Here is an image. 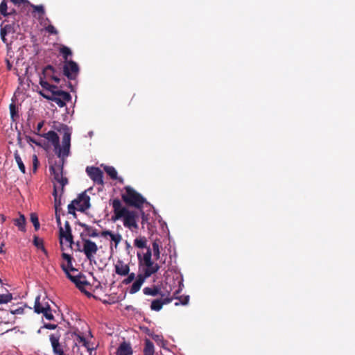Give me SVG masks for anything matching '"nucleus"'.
Here are the masks:
<instances>
[{
  "label": "nucleus",
  "mask_w": 355,
  "mask_h": 355,
  "mask_svg": "<svg viewBox=\"0 0 355 355\" xmlns=\"http://www.w3.org/2000/svg\"><path fill=\"white\" fill-rule=\"evenodd\" d=\"M41 137H44L49 141L51 142L54 147L55 153L58 157L64 158L69 156L71 146V132L67 125H64L62 146L60 145V139L58 134L53 130L42 135Z\"/></svg>",
  "instance_id": "f03ea898"
},
{
  "label": "nucleus",
  "mask_w": 355,
  "mask_h": 355,
  "mask_svg": "<svg viewBox=\"0 0 355 355\" xmlns=\"http://www.w3.org/2000/svg\"><path fill=\"white\" fill-rule=\"evenodd\" d=\"M58 325L55 324L47 323L44 325V327L47 329H55Z\"/></svg>",
  "instance_id": "864d4df0"
},
{
  "label": "nucleus",
  "mask_w": 355,
  "mask_h": 355,
  "mask_svg": "<svg viewBox=\"0 0 355 355\" xmlns=\"http://www.w3.org/2000/svg\"><path fill=\"white\" fill-rule=\"evenodd\" d=\"M33 168H34V170L35 171L37 168V164H38V160H37V157L36 155H33Z\"/></svg>",
  "instance_id": "4d7b16f0"
},
{
  "label": "nucleus",
  "mask_w": 355,
  "mask_h": 355,
  "mask_svg": "<svg viewBox=\"0 0 355 355\" xmlns=\"http://www.w3.org/2000/svg\"><path fill=\"white\" fill-rule=\"evenodd\" d=\"M25 139L26 141L29 144H35V145L38 146H42V144L37 140H35L34 138L31 137V136L26 135Z\"/></svg>",
  "instance_id": "49530a36"
},
{
  "label": "nucleus",
  "mask_w": 355,
  "mask_h": 355,
  "mask_svg": "<svg viewBox=\"0 0 355 355\" xmlns=\"http://www.w3.org/2000/svg\"><path fill=\"white\" fill-rule=\"evenodd\" d=\"M14 12H15V11L14 10L12 12H8V6H7V3L6 2L5 0H3L0 3V13L1 15H3V16H8V15H11V14H12Z\"/></svg>",
  "instance_id": "4c0bfd02"
},
{
  "label": "nucleus",
  "mask_w": 355,
  "mask_h": 355,
  "mask_svg": "<svg viewBox=\"0 0 355 355\" xmlns=\"http://www.w3.org/2000/svg\"><path fill=\"white\" fill-rule=\"evenodd\" d=\"M9 108L10 116L13 119L15 116L17 115L16 106L14 103H11L9 106Z\"/></svg>",
  "instance_id": "09e8293b"
},
{
  "label": "nucleus",
  "mask_w": 355,
  "mask_h": 355,
  "mask_svg": "<svg viewBox=\"0 0 355 355\" xmlns=\"http://www.w3.org/2000/svg\"><path fill=\"white\" fill-rule=\"evenodd\" d=\"M74 335L76 336L77 342H78L79 343H81L83 345H86L87 340L83 336H82L80 334H76V333H74Z\"/></svg>",
  "instance_id": "a18cd8bd"
},
{
  "label": "nucleus",
  "mask_w": 355,
  "mask_h": 355,
  "mask_svg": "<svg viewBox=\"0 0 355 355\" xmlns=\"http://www.w3.org/2000/svg\"><path fill=\"white\" fill-rule=\"evenodd\" d=\"M45 30L51 35H57L58 33V31L57 29L51 24H49V26L45 27Z\"/></svg>",
  "instance_id": "c03bdc74"
},
{
  "label": "nucleus",
  "mask_w": 355,
  "mask_h": 355,
  "mask_svg": "<svg viewBox=\"0 0 355 355\" xmlns=\"http://www.w3.org/2000/svg\"><path fill=\"white\" fill-rule=\"evenodd\" d=\"M163 306V303L160 299H156L152 301L150 304V309L155 311H159Z\"/></svg>",
  "instance_id": "f704fd0d"
},
{
  "label": "nucleus",
  "mask_w": 355,
  "mask_h": 355,
  "mask_svg": "<svg viewBox=\"0 0 355 355\" xmlns=\"http://www.w3.org/2000/svg\"><path fill=\"white\" fill-rule=\"evenodd\" d=\"M3 246H4L3 243H1V245H0V252L1 253L3 252Z\"/></svg>",
  "instance_id": "13d9d810"
},
{
  "label": "nucleus",
  "mask_w": 355,
  "mask_h": 355,
  "mask_svg": "<svg viewBox=\"0 0 355 355\" xmlns=\"http://www.w3.org/2000/svg\"><path fill=\"white\" fill-rule=\"evenodd\" d=\"M90 207V197L83 192L68 205V213L76 218V210L84 212Z\"/></svg>",
  "instance_id": "39448f33"
},
{
  "label": "nucleus",
  "mask_w": 355,
  "mask_h": 355,
  "mask_svg": "<svg viewBox=\"0 0 355 355\" xmlns=\"http://www.w3.org/2000/svg\"><path fill=\"white\" fill-rule=\"evenodd\" d=\"M31 7L33 8L34 12H37L40 14L38 19H42L45 14L44 6L42 5H31Z\"/></svg>",
  "instance_id": "58836bf2"
},
{
  "label": "nucleus",
  "mask_w": 355,
  "mask_h": 355,
  "mask_svg": "<svg viewBox=\"0 0 355 355\" xmlns=\"http://www.w3.org/2000/svg\"><path fill=\"white\" fill-rule=\"evenodd\" d=\"M64 227L66 229L65 232L63 230L62 227H60V237H64L67 242H69L70 244H72L73 243V236L71 234V226L68 221L65 222Z\"/></svg>",
  "instance_id": "4468645a"
},
{
  "label": "nucleus",
  "mask_w": 355,
  "mask_h": 355,
  "mask_svg": "<svg viewBox=\"0 0 355 355\" xmlns=\"http://www.w3.org/2000/svg\"><path fill=\"white\" fill-rule=\"evenodd\" d=\"M14 223L20 231L24 232L26 230V218L24 215L20 214L19 218L15 219Z\"/></svg>",
  "instance_id": "bb28decb"
},
{
  "label": "nucleus",
  "mask_w": 355,
  "mask_h": 355,
  "mask_svg": "<svg viewBox=\"0 0 355 355\" xmlns=\"http://www.w3.org/2000/svg\"><path fill=\"white\" fill-rule=\"evenodd\" d=\"M46 21H49V18H46Z\"/></svg>",
  "instance_id": "0e129e2a"
},
{
  "label": "nucleus",
  "mask_w": 355,
  "mask_h": 355,
  "mask_svg": "<svg viewBox=\"0 0 355 355\" xmlns=\"http://www.w3.org/2000/svg\"><path fill=\"white\" fill-rule=\"evenodd\" d=\"M83 248L82 252H84L87 259L90 261H94V255L98 251L96 243L89 239H83Z\"/></svg>",
  "instance_id": "6e6552de"
},
{
  "label": "nucleus",
  "mask_w": 355,
  "mask_h": 355,
  "mask_svg": "<svg viewBox=\"0 0 355 355\" xmlns=\"http://www.w3.org/2000/svg\"><path fill=\"white\" fill-rule=\"evenodd\" d=\"M37 313H42L46 319L49 320H53L54 319V316L51 312V309L50 305L46 306V309H37Z\"/></svg>",
  "instance_id": "c756f323"
},
{
  "label": "nucleus",
  "mask_w": 355,
  "mask_h": 355,
  "mask_svg": "<svg viewBox=\"0 0 355 355\" xmlns=\"http://www.w3.org/2000/svg\"><path fill=\"white\" fill-rule=\"evenodd\" d=\"M115 272L121 276H125L130 272V267L121 260H118L114 266Z\"/></svg>",
  "instance_id": "ddd939ff"
},
{
  "label": "nucleus",
  "mask_w": 355,
  "mask_h": 355,
  "mask_svg": "<svg viewBox=\"0 0 355 355\" xmlns=\"http://www.w3.org/2000/svg\"><path fill=\"white\" fill-rule=\"evenodd\" d=\"M40 300V296L36 297L35 300V304H34V311L35 313H37V309H39V310L46 309V306H49L48 302H45L43 304V303H41Z\"/></svg>",
  "instance_id": "2f4dec72"
},
{
  "label": "nucleus",
  "mask_w": 355,
  "mask_h": 355,
  "mask_svg": "<svg viewBox=\"0 0 355 355\" xmlns=\"http://www.w3.org/2000/svg\"><path fill=\"white\" fill-rule=\"evenodd\" d=\"M62 270L65 272L67 277L70 279L76 286L87 297H91L92 295L85 289V286H91L87 281L85 275L79 272L78 275L73 276L69 272L68 268L65 266L64 263L61 264Z\"/></svg>",
  "instance_id": "423d86ee"
},
{
  "label": "nucleus",
  "mask_w": 355,
  "mask_h": 355,
  "mask_svg": "<svg viewBox=\"0 0 355 355\" xmlns=\"http://www.w3.org/2000/svg\"><path fill=\"white\" fill-rule=\"evenodd\" d=\"M158 335H156L155 337H154V339H157Z\"/></svg>",
  "instance_id": "680f3d73"
},
{
  "label": "nucleus",
  "mask_w": 355,
  "mask_h": 355,
  "mask_svg": "<svg viewBox=\"0 0 355 355\" xmlns=\"http://www.w3.org/2000/svg\"><path fill=\"white\" fill-rule=\"evenodd\" d=\"M86 345H83L89 352V355H92L93 352H95L96 347L94 346L93 344H91L89 341H86Z\"/></svg>",
  "instance_id": "37998d69"
},
{
  "label": "nucleus",
  "mask_w": 355,
  "mask_h": 355,
  "mask_svg": "<svg viewBox=\"0 0 355 355\" xmlns=\"http://www.w3.org/2000/svg\"><path fill=\"white\" fill-rule=\"evenodd\" d=\"M12 298V294L7 291V293L0 295V304H8Z\"/></svg>",
  "instance_id": "e433bc0d"
},
{
  "label": "nucleus",
  "mask_w": 355,
  "mask_h": 355,
  "mask_svg": "<svg viewBox=\"0 0 355 355\" xmlns=\"http://www.w3.org/2000/svg\"><path fill=\"white\" fill-rule=\"evenodd\" d=\"M49 170L51 174L53 175L54 180L60 184L61 187V194L63 193L64 187L68 183V180L67 178L63 177L62 166H51Z\"/></svg>",
  "instance_id": "9d476101"
},
{
  "label": "nucleus",
  "mask_w": 355,
  "mask_h": 355,
  "mask_svg": "<svg viewBox=\"0 0 355 355\" xmlns=\"http://www.w3.org/2000/svg\"><path fill=\"white\" fill-rule=\"evenodd\" d=\"M134 245L140 249H143V248L146 249V248H148V247H147V240H146V237L142 236V237L136 238L134 240Z\"/></svg>",
  "instance_id": "7c9ffc66"
},
{
  "label": "nucleus",
  "mask_w": 355,
  "mask_h": 355,
  "mask_svg": "<svg viewBox=\"0 0 355 355\" xmlns=\"http://www.w3.org/2000/svg\"><path fill=\"white\" fill-rule=\"evenodd\" d=\"M153 255L156 259H159L160 257V251H159V245L157 241H154L153 243Z\"/></svg>",
  "instance_id": "a19ab883"
},
{
  "label": "nucleus",
  "mask_w": 355,
  "mask_h": 355,
  "mask_svg": "<svg viewBox=\"0 0 355 355\" xmlns=\"http://www.w3.org/2000/svg\"><path fill=\"white\" fill-rule=\"evenodd\" d=\"M53 196L54 197V207L55 211H60L61 210V195L58 196L57 186L54 184V189L53 191Z\"/></svg>",
  "instance_id": "5701e85b"
},
{
  "label": "nucleus",
  "mask_w": 355,
  "mask_h": 355,
  "mask_svg": "<svg viewBox=\"0 0 355 355\" xmlns=\"http://www.w3.org/2000/svg\"><path fill=\"white\" fill-rule=\"evenodd\" d=\"M31 220L33 224L35 230L37 231L40 229V223L38 220L37 215L35 213H32L31 214Z\"/></svg>",
  "instance_id": "ea45409f"
},
{
  "label": "nucleus",
  "mask_w": 355,
  "mask_h": 355,
  "mask_svg": "<svg viewBox=\"0 0 355 355\" xmlns=\"http://www.w3.org/2000/svg\"><path fill=\"white\" fill-rule=\"evenodd\" d=\"M0 29V36L2 42L7 46L12 43V40L15 33V28L14 24L1 23Z\"/></svg>",
  "instance_id": "0eeeda50"
},
{
  "label": "nucleus",
  "mask_w": 355,
  "mask_h": 355,
  "mask_svg": "<svg viewBox=\"0 0 355 355\" xmlns=\"http://www.w3.org/2000/svg\"><path fill=\"white\" fill-rule=\"evenodd\" d=\"M44 124V122L43 121H40L37 123L36 130L35 131V134L40 135V136L42 135L40 134V132L42 128L43 127Z\"/></svg>",
  "instance_id": "8fccbe9b"
},
{
  "label": "nucleus",
  "mask_w": 355,
  "mask_h": 355,
  "mask_svg": "<svg viewBox=\"0 0 355 355\" xmlns=\"http://www.w3.org/2000/svg\"><path fill=\"white\" fill-rule=\"evenodd\" d=\"M40 94L44 98L55 102L60 107H63L66 105V103L64 101H62L60 97H58V96H54L53 94H51V96L46 95L42 93V92H40Z\"/></svg>",
  "instance_id": "4be33fe9"
},
{
  "label": "nucleus",
  "mask_w": 355,
  "mask_h": 355,
  "mask_svg": "<svg viewBox=\"0 0 355 355\" xmlns=\"http://www.w3.org/2000/svg\"><path fill=\"white\" fill-rule=\"evenodd\" d=\"M53 95L60 97L65 103L70 101L71 99L70 94L62 90L57 89L56 91H53Z\"/></svg>",
  "instance_id": "a878e982"
},
{
  "label": "nucleus",
  "mask_w": 355,
  "mask_h": 355,
  "mask_svg": "<svg viewBox=\"0 0 355 355\" xmlns=\"http://www.w3.org/2000/svg\"><path fill=\"white\" fill-rule=\"evenodd\" d=\"M55 69L52 65H47L44 69H43V73L46 76H50L51 78L54 80L55 83H59L60 78L55 75Z\"/></svg>",
  "instance_id": "f3484780"
},
{
  "label": "nucleus",
  "mask_w": 355,
  "mask_h": 355,
  "mask_svg": "<svg viewBox=\"0 0 355 355\" xmlns=\"http://www.w3.org/2000/svg\"><path fill=\"white\" fill-rule=\"evenodd\" d=\"M124 191L121 194V198L128 206L141 209L144 204H148L146 198L130 186H125Z\"/></svg>",
  "instance_id": "20e7f679"
},
{
  "label": "nucleus",
  "mask_w": 355,
  "mask_h": 355,
  "mask_svg": "<svg viewBox=\"0 0 355 355\" xmlns=\"http://www.w3.org/2000/svg\"><path fill=\"white\" fill-rule=\"evenodd\" d=\"M62 258L67 261V265H65V266L68 268L69 272L70 271H77V270L73 267V257L70 254L63 252L62 254Z\"/></svg>",
  "instance_id": "cd10ccee"
},
{
  "label": "nucleus",
  "mask_w": 355,
  "mask_h": 355,
  "mask_svg": "<svg viewBox=\"0 0 355 355\" xmlns=\"http://www.w3.org/2000/svg\"><path fill=\"white\" fill-rule=\"evenodd\" d=\"M158 335H156L155 337H154V339H157Z\"/></svg>",
  "instance_id": "052dcab7"
},
{
  "label": "nucleus",
  "mask_w": 355,
  "mask_h": 355,
  "mask_svg": "<svg viewBox=\"0 0 355 355\" xmlns=\"http://www.w3.org/2000/svg\"><path fill=\"white\" fill-rule=\"evenodd\" d=\"M0 284H2V280L0 279Z\"/></svg>",
  "instance_id": "69168bd1"
},
{
  "label": "nucleus",
  "mask_w": 355,
  "mask_h": 355,
  "mask_svg": "<svg viewBox=\"0 0 355 355\" xmlns=\"http://www.w3.org/2000/svg\"><path fill=\"white\" fill-rule=\"evenodd\" d=\"M60 337V336L59 334H51L49 336V340L53 348V352L55 355H63V354H64L62 347L59 341Z\"/></svg>",
  "instance_id": "f8f14e48"
},
{
  "label": "nucleus",
  "mask_w": 355,
  "mask_h": 355,
  "mask_svg": "<svg viewBox=\"0 0 355 355\" xmlns=\"http://www.w3.org/2000/svg\"><path fill=\"white\" fill-rule=\"evenodd\" d=\"M101 235L105 238L109 236L111 240L114 242L115 248L117 247L118 244L122 240V236L120 234H114L110 230H103L101 232Z\"/></svg>",
  "instance_id": "2eb2a0df"
},
{
  "label": "nucleus",
  "mask_w": 355,
  "mask_h": 355,
  "mask_svg": "<svg viewBox=\"0 0 355 355\" xmlns=\"http://www.w3.org/2000/svg\"><path fill=\"white\" fill-rule=\"evenodd\" d=\"M127 278L123 280V284H129L135 279V274L134 272L128 273Z\"/></svg>",
  "instance_id": "79ce46f5"
},
{
  "label": "nucleus",
  "mask_w": 355,
  "mask_h": 355,
  "mask_svg": "<svg viewBox=\"0 0 355 355\" xmlns=\"http://www.w3.org/2000/svg\"><path fill=\"white\" fill-rule=\"evenodd\" d=\"M15 159L19 166V170L22 173H26V167L22 162V159L17 152H15L14 154Z\"/></svg>",
  "instance_id": "473e14b6"
},
{
  "label": "nucleus",
  "mask_w": 355,
  "mask_h": 355,
  "mask_svg": "<svg viewBox=\"0 0 355 355\" xmlns=\"http://www.w3.org/2000/svg\"><path fill=\"white\" fill-rule=\"evenodd\" d=\"M180 292V290L178 289L174 293V298L179 300V302H175V305L178 306L180 304L182 305H187L189 303V296L185 295V296H179V293Z\"/></svg>",
  "instance_id": "b1692460"
},
{
  "label": "nucleus",
  "mask_w": 355,
  "mask_h": 355,
  "mask_svg": "<svg viewBox=\"0 0 355 355\" xmlns=\"http://www.w3.org/2000/svg\"><path fill=\"white\" fill-rule=\"evenodd\" d=\"M55 219H56V222H57V224L60 226L61 225V220H60V215L59 214V211H55Z\"/></svg>",
  "instance_id": "6e6d98bb"
},
{
  "label": "nucleus",
  "mask_w": 355,
  "mask_h": 355,
  "mask_svg": "<svg viewBox=\"0 0 355 355\" xmlns=\"http://www.w3.org/2000/svg\"><path fill=\"white\" fill-rule=\"evenodd\" d=\"M63 355H65L64 354H63Z\"/></svg>",
  "instance_id": "338daca9"
},
{
  "label": "nucleus",
  "mask_w": 355,
  "mask_h": 355,
  "mask_svg": "<svg viewBox=\"0 0 355 355\" xmlns=\"http://www.w3.org/2000/svg\"><path fill=\"white\" fill-rule=\"evenodd\" d=\"M24 308L23 307H19L17 309H15V310H11L10 312L12 314H21L24 313Z\"/></svg>",
  "instance_id": "603ef678"
},
{
  "label": "nucleus",
  "mask_w": 355,
  "mask_h": 355,
  "mask_svg": "<svg viewBox=\"0 0 355 355\" xmlns=\"http://www.w3.org/2000/svg\"><path fill=\"white\" fill-rule=\"evenodd\" d=\"M158 335H156L155 337H154V339H157Z\"/></svg>",
  "instance_id": "e2e57ef3"
},
{
  "label": "nucleus",
  "mask_w": 355,
  "mask_h": 355,
  "mask_svg": "<svg viewBox=\"0 0 355 355\" xmlns=\"http://www.w3.org/2000/svg\"><path fill=\"white\" fill-rule=\"evenodd\" d=\"M78 73L79 67L76 62L73 60L64 62L63 73L68 79L75 80Z\"/></svg>",
  "instance_id": "1a4fd4ad"
},
{
  "label": "nucleus",
  "mask_w": 355,
  "mask_h": 355,
  "mask_svg": "<svg viewBox=\"0 0 355 355\" xmlns=\"http://www.w3.org/2000/svg\"><path fill=\"white\" fill-rule=\"evenodd\" d=\"M133 353L130 343L123 342L117 349L116 355H132Z\"/></svg>",
  "instance_id": "dca6fc26"
},
{
  "label": "nucleus",
  "mask_w": 355,
  "mask_h": 355,
  "mask_svg": "<svg viewBox=\"0 0 355 355\" xmlns=\"http://www.w3.org/2000/svg\"><path fill=\"white\" fill-rule=\"evenodd\" d=\"M159 269V266L155 263L152 260L142 262L141 266H139V273L137 275L135 281L129 290L130 294H135L138 292L145 280L152 275L156 273Z\"/></svg>",
  "instance_id": "7ed1b4c3"
},
{
  "label": "nucleus",
  "mask_w": 355,
  "mask_h": 355,
  "mask_svg": "<svg viewBox=\"0 0 355 355\" xmlns=\"http://www.w3.org/2000/svg\"><path fill=\"white\" fill-rule=\"evenodd\" d=\"M18 143L21 144V138L20 137H18Z\"/></svg>",
  "instance_id": "bf43d9fd"
},
{
  "label": "nucleus",
  "mask_w": 355,
  "mask_h": 355,
  "mask_svg": "<svg viewBox=\"0 0 355 355\" xmlns=\"http://www.w3.org/2000/svg\"><path fill=\"white\" fill-rule=\"evenodd\" d=\"M174 298V295L172 297H165V298H160L162 303H163V305L168 304L171 303Z\"/></svg>",
  "instance_id": "3c124183"
},
{
  "label": "nucleus",
  "mask_w": 355,
  "mask_h": 355,
  "mask_svg": "<svg viewBox=\"0 0 355 355\" xmlns=\"http://www.w3.org/2000/svg\"><path fill=\"white\" fill-rule=\"evenodd\" d=\"M40 84L44 89L51 92V94H53V91L57 90L56 86L49 84L47 81L44 80L42 78L40 79Z\"/></svg>",
  "instance_id": "c9c22d12"
},
{
  "label": "nucleus",
  "mask_w": 355,
  "mask_h": 355,
  "mask_svg": "<svg viewBox=\"0 0 355 355\" xmlns=\"http://www.w3.org/2000/svg\"><path fill=\"white\" fill-rule=\"evenodd\" d=\"M86 172L89 177L96 184H103V173L98 167L87 166Z\"/></svg>",
  "instance_id": "9b49d317"
},
{
  "label": "nucleus",
  "mask_w": 355,
  "mask_h": 355,
  "mask_svg": "<svg viewBox=\"0 0 355 355\" xmlns=\"http://www.w3.org/2000/svg\"><path fill=\"white\" fill-rule=\"evenodd\" d=\"M155 348L152 341L146 338L145 340V346L144 349V355H154Z\"/></svg>",
  "instance_id": "393cba45"
},
{
  "label": "nucleus",
  "mask_w": 355,
  "mask_h": 355,
  "mask_svg": "<svg viewBox=\"0 0 355 355\" xmlns=\"http://www.w3.org/2000/svg\"><path fill=\"white\" fill-rule=\"evenodd\" d=\"M139 266H141L142 262L149 261L152 260V250L150 248H146V252L143 255L140 252H137Z\"/></svg>",
  "instance_id": "6ab92c4d"
},
{
  "label": "nucleus",
  "mask_w": 355,
  "mask_h": 355,
  "mask_svg": "<svg viewBox=\"0 0 355 355\" xmlns=\"http://www.w3.org/2000/svg\"><path fill=\"white\" fill-rule=\"evenodd\" d=\"M60 53L62 54V55L64 60V62L69 61L68 60V57L72 55V52L69 47L62 46L60 49Z\"/></svg>",
  "instance_id": "72a5a7b5"
},
{
  "label": "nucleus",
  "mask_w": 355,
  "mask_h": 355,
  "mask_svg": "<svg viewBox=\"0 0 355 355\" xmlns=\"http://www.w3.org/2000/svg\"><path fill=\"white\" fill-rule=\"evenodd\" d=\"M14 4L21 5L22 3H26L28 2L27 0H10Z\"/></svg>",
  "instance_id": "5fc2aeb1"
},
{
  "label": "nucleus",
  "mask_w": 355,
  "mask_h": 355,
  "mask_svg": "<svg viewBox=\"0 0 355 355\" xmlns=\"http://www.w3.org/2000/svg\"><path fill=\"white\" fill-rule=\"evenodd\" d=\"M114 216L112 217L113 221L123 218V225L130 230H137L139 226L137 223L138 212L134 210H129L122 205L121 200L115 198L112 202Z\"/></svg>",
  "instance_id": "f257e3e1"
},
{
  "label": "nucleus",
  "mask_w": 355,
  "mask_h": 355,
  "mask_svg": "<svg viewBox=\"0 0 355 355\" xmlns=\"http://www.w3.org/2000/svg\"><path fill=\"white\" fill-rule=\"evenodd\" d=\"M139 210L141 216V225H144L146 223H148V215L145 214L142 208Z\"/></svg>",
  "instance_id": "de8ad7c7"
},
{
  "label": "nucleus",
  "mask_w": 355,
  "mask_h": 355,
  "mask_svg": "<svg viewBox=\"0 0 355 355\" xmlns=\"http://www.w3.org/2000/svg\"><path fill=\"white\" fill-rule=\"evenodd\" d=\"M104 171L112 180H118L119 182L123 183V180L121 178H118L117 171L113 166H106L104 167Z\"/></svg>",
  "instance_id": "412c9836"
},
{
  "label": "nucleus",
  "mask_w": 355,
  "mask_h": 355,
  "mask_svg": "<svg viewBox=\"0 0 355 355\" xmlns=\"http://www.w3.org/2000/svg\"><path fill=\"white\" fill-rule=\"evenodd\" d=\"M144 294L150 296H157L160 295L162 297L164 294L161 293L160 288L158 286H153V287H145L143 289Z\"/></svg>",
  "instance_id": "a211bd4d"
},
{
  "label": "nucleus",
  "mask_w": 355,
  "mask_h": 355,
  "mask_svg": "<svg viewBox=\"0 0 355 355\" xmlns=\"http://www.w3.org/2000/svg\"><path fill=\"white\" fill-rule=\"evenodd\" d=\"M76 223L85 229L87 236L90 237H97L98 236L97 230L92 227L80 221H76Z\"/></svg>",
  "instance_id": "aec40b11"
},
{
  "label": "nucleus",
  "mask_w": 355,
  "mask_h": 355,
  "mask_svg": "<svg viewBox=\"0 0 355 355\" xmlns=\"http://www.w3.org/2000/svg\"><path fill=\"white\" fill-rule=\"evenodd\" d=\"M33 244L37 248L42 250V251L47 255V251L44 246V241L42 239L39 238L37 236L33 237Z\"/></svg>",
  "instance_id": "c85d7f7f"
}]
</instances>
